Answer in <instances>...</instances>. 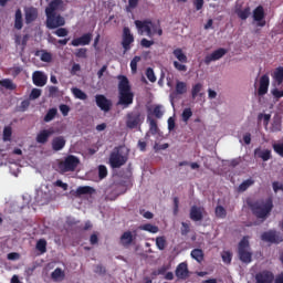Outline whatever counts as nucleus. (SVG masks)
I'll use <instances>...</instances> for the list:
<instances>
[{
	"mask_svg": "<svg viewBox=\"0 0 283 283\" xmlns=\"http://www.w3.org/2000/svg\"><path fill=\"white\" fill-rule=\"evenodd\" d=\"M56 12H65V1L52 0L51 2H49L48 7L45 8V25L48 30H55L53 32L55 36H67V34H70V31L63 28V25H65V18H63L61 13Z\"/></svg>",
	"mask_w": 283,
	"mask_h": 283,
	"instance_id": "f257e3e1",
	"label": "nucleus"
},
{
	"mask_svg": "<svg viewBox=\"0 0 283 283\" xmlns=\"http://www.w3.org/2000/svg\"><path fill=\"white\" fill-rule=\"evenodd\" d=\"M247 205L259 220H266L271 216V211H273V199L271 198L265 201L247 199Z\"/></svg>",
	"mask_w": 283,
	"mask_h": 283,
	"instance_id": "f03ea898",
	"label": "nucleus"
},
{
	"mask_svg": "<svg viewBox=\"0 0 283 283\" xmlns=\"http://www.w3.org/2000/svg\"><path fill=\"white\" fill-rule=\"evenodd\" d=\"M118 82V105H124V107H129L134 103V92H132V84H129V78L125 75H117Z\"/></svg>",
	"mask_w": 283,
	"mask_h": 283,
	"instance_id": "7ed1b4c3",
	"label": "nucleus"
},
{
	"mask_svg": "<svg viewBox=\"0 0 283 283\" xmlns=\"http://www.w3.org/2000/svg\"><path fill=\"white\" fill-rule=\"evenodd\" d=\"M135 25L137 30H139L140 34L146 32V36L151 39L154 34H158V36H163V28H160V23H154L151 20H136Z\"/></svg>",
	"mask_w": 283,
	"mask_h": 283,
	"instance_id": "20e7f679",
	"label": "nucleus"
},
{
	"mask_svg": "<svg viewBox=\"0 0 283 283\" xmlns=\"http://www.w3.org/2000/svg\"><path fill=\"white\" fill-rule=\"evenodd\" d=\"M250 247L251 245L249 243V239L247 237H243L238 245V256L239 260L243 262V264H251L253 260V253L249 251Z\"/></svg>",
	"mask_w": 283,
	"mask_h": 283,
	"instance_id": "39448f33",
	"label": "nucleus"
},
{
	"mask_svg": "<svg viewBox=\"0 0 283 283\" xmlns=\"http://www.w3.org/2000/svg\"><path fill=\"white\" fill-rule=\"evenodd\" d=\"M78 165H81V159L74 155H69L63 161L59 163V169L62 174H67L70 171H76Z\"/></svg>",
	"mask_w": 283,
	"mask_h": 283,
	"instance_id": "423d86ee",
	"label": "nucleus"
},
{
	"mask_svg": "<svg viewBox=\"0 0 283 283\" xmlns=\"http://www.w3.org/2000/svg\"><path fill=\"white\" fill-rule=\"evenodd\" d=\"M127 160V155H123V153H120V147H115L109 155V165L113 169H120Z\"/></svg>",
	"mask_w": 283,
	"mask_h": 283,
	"instance_id": "0eeeda50",
	"label": "nucleus"
},
{
	"mask_svg": "<svg viewBox=\"0 0 283 283\" xmlns=\"http://www.w3.org/2000/svg\"><path fill=\"white\" fill-rule=\"evenodd\" d=\"M172 54L177 61L172 62V65L177 72H187V66L185 63H189V59L187 57V54L182 51V49L178 48L172 51Z\"/></svg>",
	"mask_w": 283,
	"mask_h": 283,
	"instance_id": "6e6552de",
	"label": "nucleus"
},
{
	"mask_svg": "<svg viewBox=\"0 0 283 283\" xmlns=\"http://www.w3.org/2000/svg\"><path fill=\"white\" fill-rule=\"evenodd\" d=\"M132 43H134V34H132V30H129V27H125L123 29L122 38V48L124 49V54L132 50Z\"/></svg>",
	"mask_w": 283,
	"mask_h": 283,
	"instance_id": "1a4fd4ad",
	"label": "nucleus"
},
{
	"mask_svg": "<svg viewBox=\"0 0 283 283\" xmlns=\"http://www.w3.org/2000/svg\"><path fill=\"white\" fill-rule=\"evenodd\" d=\"M95 103L102 112H109L112 109V99L106 98L105 95H95Z\"/></svg>",
	"mask_w": 283,
	"mask_h": 283,
	"instance_id": "9d476101",
	"label": "nucleus"
},
{
	"mask_svg": "<svg viewBox=\"0 0 283 283\" xmlns=\"http://www.w3.org/2000/svg\"><path fill=\"white\" fill-rule=\"evenodd\" d=\"M227 52H229L227 49L220 48L213 51L211 54L206 55L203 63L206 65H210L212 61H220V59H222V56H224Z\"/></svg>",
	"mask_w": 283,
	"mask_h": 283,
	"instance_id": "9b49d317",
	"label": "nucleus"
},
{
	"mask_svg": "<svg viewBox=\"0 0 283 283\" xmlns=\"http://www.w3.org/2000/svg\"><path fill=\"white\" fill-rule=\"evenodd\" d=\"M93 36L94 35L92 32L84 33L80 38L73 39L71 41V45H73V48H78L80 45H90V43H92Z\"/></svg>",
	"mask_w": 283,
	"mask_h": 283,
	"instance_id": "f8f14e48",
	"label": "nucleus"
},
{
	"mask_svg": "<svg viewBox=\"0 0 283 283\" xmlns=\"http://www.w3.org/2000/svg\"><path fill=\"white\" fill-rule=\"evenodd\" d=\"M269 85H271V78L264 74L260 77L258 96H265L269 94Z\"/></svg>",
	"mask_w": 283,
	"mask_h": 283,
	"instance_id": "ddd939ff",
	"label": "nucleus"
},
{
	"mask_svg": "<svg viewBox=\"0 0 283 283\" xmlns=\"http://www.w3.org/2000/svg\"><path fill=\"white\" fill-rule=\"evenodd\" d=\"M140 125V113H128L127 114V120H126V127L128 129H136Z\"/></svg>",
	"mask_w": 283,
	"mask_h": 283,
	"instance_id": "4468645a",
	"label": "nucleus"
},
{
	"mask_svg": "<svg viewBox=\"0 0 283 283\" xmlns=\"http://www.w3.org/2000/svg\"><path fill=\"white\" fill-rule=\"evenodd\" d=\"M50 136H54V128L42 129L38 133L35 140L39 145H45L50 140Z\"/></svg>",
	"mask_w": 283,
	"mask_h": 283,
	"instance_id": "2eb2a0df",
	"label": "nucleus"
},
{
	"mask_svg": "<svg viewBox=\"0 0 283 283\" xmlns=\"http://www.w3.org/2000/svg\"><path fill=\"white\" fill-rule=\"evenodd\" d=\"M256 283H273L275 275L269 270L256 273L255 275Z\"/></svg>",
	"mask_w": 283,
	"mask_h": 283,
	"instance_id": "dca6fc26",
	"label": "nucleus"
},
{
	"mask_svg": "<svg viewBox=\"0 0 283 283\" xmlns=\"http://www.w3.org/2000/svg\"><path fill=\"white\" fill-rule=\"evenodd\" d=\"M32 81L36 87H44L48 83V75L41 71H35L32 74Z\"/></svg>",
	"mask_w": 283,
	"mask_h": 283,
	"instance_id": "f3484780",
	"label": "nucleus"
},
{
	"mask_svg": "<svg viewBox=\"0 0 283 283\" xmlns=\"http://www.w3.org/2000/svg\"><path fill=\"white\" fill-rule=\"evenodd\" d=\"M205 208L198 207V206H192L190 208V220L192 222H200L205 218Z\"/></svg>",
	"mask_w": 283,
	"mask_h": 283,
	"instance_id": "a211bd4d",
	"label": "nucleus"
},
{
	"mask_svg": "<svg viewBox=\"0 0 283 283\" xmlns=\"http://www.w3.org/2000/svg\"><path fill=\"white\" fill-rule=\"evenodd\" d=\"M253 19L258 22L259 28L266 25V21H264V7L259 6L254 9Z\"/></svg>",
	"mask_w": 283,
	"mask_h": 283,
	"instance_id": "6ab92c4d",
	"label": "nucleus"
},
{
	"mask_svg": "<svg viewBox=\"0 0 283 283\" xmlns=\"http://www.w3.org/2000/svg\"><path fill=\"white\" fill-rule=\"evenodd\" d=\"M261 240H263V242H271L272 244H280V242L283 241L282 238H280L275 232L273 231H268V232H263L261 234Z\"/></svg>",
	"mask_w": 283,
	"mask_h": 283,
	"instance_id": "aec40b11",
	"label": "nucleus"
},
{
	"mask_svg": "<svg viewBox=\"0 0 283 283\" xmlns=\"http://www.w3.org/2000/svg\"><path fill=\"white\" fill-rule=\"evenodd\" d=\"M24 19L27 24L34 23V20L39 19V10L34 7L27 8L24 10Z\"/></svg>",
	"mask_w": 283,
	"mask_h": 283,
	"instance_id": "412c9836",
	"label": "nucleus"
},
{
	"mask_svg": "<svg viewBox=\"0 0 283 283\" xmlns=\"http://www.w3.org/2000/svg\"><path fill=\"white\" fill-rule=\"evenodd\" d=\"M175 275L179 280H187V277H189V268L187 266V263H179L175 271Z\"/></svg>",
	"mask_w": 283,
	"mask_h": 283,
	"instance_id": "4be33fe9",
	"label": "nucleus"
},
{
	"mask_svg": "<svg viewBox=\"0 0 283 283\" xmlns=\"http://www.w3.org/2000/svg\"><path fill=\"white\" fill-rule=\"evenodd\" d=\"M66 143L67 140H65V137L57 136L52 139L51 147L53 151H61L62 149L65 148Z\"/></svg>",
	"mask_w": 283,
	"mask_h": 283,
	"instance_id": "5701e85b",
	"label": "nucleus"
},
{
	"mask_svg": "<svg viewBox=\"0 0 283 283\" xmlns=\"http://www.w3.org/2000/svg\"><path fill=\"white\" fill-rule=\"evenodd\" d=\"M187 94V84L182 81H177L175 85V92L170 94V98H176V96H182Z\"/></svg>",
	"mask_w": 283,
	"mask_h": 283,
	"instance_id": "b1692460",
	"label": "nucleus"
},
{
	"mask_svg": "<svg viewBox=\"0 0 283 283\" xmlns=\"http://www.w3.org/2000/svg\"><path fill=\"white\" fill-rule=\"evenodd\" d=\"M254 156H255V158H261V160H263V163H266V161L271 160V158H272L271 150H269V149L262 150V148H255Z\"/></svg>",
	"mask_w": 283,
	"mask_h": 283,
	"instance_id": "393cba45",
	"label": "nucleus"
},
{
	"mask_svg": "<svg viewBox=\"0 0 283 283\" xmlns=\"http://www.w3.org/2000/svg\"><path fill=\"white\" fill-rule=\"evenodd\" d=\"M273 78V86L276 87V85H282L283 83V66H279L274 70L272 74Z\"/></svg>",
	"mask_w": 283,
	"mask_h": 283,
	"instance_id": "a878e982",
	"label": "nucleus"
},
{
	"mask_svg": "<svg viewBox=\"0 0 283 283\" xmlns=\"http://www.w3.org/2000/svg\"><path fill=\"white\" fill-rule=\"evenodd\" d=\"M96 193V189L92 188L91 186H80L75 191V196H92Z\"/></svg>",
	"mask_w": 283,
	"mask_h": 283,
	"instance_id": "bb28decb",
	"label": "nucleus"
},
{
	"mask_svg": "<svg viewBox=\"0 0 283 283\" xmlns=\"http://www.w3.org/2000/svg\"><path fill=\"white\" fill-rule=\"evenodd\" d=\"M119 242L122 247H130V244L134 242V234H132V231H126L122 234Z\"/></svg>",
	"mask_w": 283,
	"mask_h": 283,
	"instance_id": "cd10ccee",
	"label": "nucleus"
},
{
	"mask_svg": "<svg viewBox=\"0 0 283 283\" xmlns=\"http://www.w3.org/2000/svg\"><path fill=\"white\" fill-rule=\"evenodd\" d=\"M14 28H15V30H22L23 29V13L21 12V9H18L15 11Z\"/></svg>",
	"mask_w": 283,
	"mask_h": 283,
	"instance_id": "c85d7f7f",
	"label": "nucleus"
},
{
	"mask_svg": "<svg viewBox=\"0 0 283 283\" xmlns=\"http://www.w3.org/2000/svg\"><path fill=\"white\" fill-rule=\"evenodd\" d=\"M202 83H196L195 85H192V88H191V97L193 99L198 98V96H205V93H201L202 92Z\"/></svg>",
	"mask_w": 283,
	"mask_h": 283,
	"instance_id": "c756f323",
	"label": "nucleus"
},
{
	"mask_svg": "<svg viewBox=\"0 0 283 283\" xmlns=\"http://www.w3.org/2000/svg\"><path fill=\"white\" fill-rule=\"evenodd\" d=\"M191 259L196 260V262H202L205 260V252L202 249H193L190 253Z\"/></svg>",
	"mask_w": 283,
	"mask_h": 283,
	"instance_id": "7c9ffc66",
	"label": "nucleus"
},
{
	"mask_svg": "<svg viewBox=\"0 0 283 283\" xmlns=\"http://www.w3.org/2000/svg\"><path fill=\"white\" fill-rule=\"evenodd\" d=\"M252 185H255V180L247 179L240 184V186L238 187V191L244 192L247 191V189H249V187H252Z\"/></svg>",
	"mask_w": 283,
	"mask_h": 283,
	"instance_id": "2f4dec72",
	"label": "nucleus"
},
{
	"mask_svg": "<svg viewBox=\"0 0 283 283\" xmlns=\"http://www.w3.org/2000/svg\"><path fill=\"white\" fill-rule=\"evenodd\" d=\"M72 94L75 96V98H78L80 101H87V94L81 88L73 87Z\"/></svg>",
	"mask_w": 283,
	"mask_h": 283,
	"instance_id": "473e14b6",
	"label": "nucleus"
},
{
	"mask_svg": "<svg viewBox=\"0 0 283 283\" xmlns=\"http://www.w3.org/2000/svg\"><path fill=\"white\" fill-rule=\"evenodd\" d=\"M59 114V111L56 108H50L44 116V123H50L56 118V115Z\"/></svg>",
	"mask_w": 283,
	"mask_h": 283,
	"instance_id": "72a5a7b5",
	"label": "nucleus"
},
{
	"mask_svg": "<svg viewBox=\"0 0 283 283\" xmlns=\"http://www.w3.org/2000/svg\"><path fill=\"white\" fill-rule=\"evenodd\" d=\"M35 249L42 254L48 253V241H45V239H40L36 242Z\"/></svg>",
	"mask_w": 283,
	"mask_h": 283,
	"instance_id": "f704fd0d",
	"label": "nucleus"
},
{
	"mask_svg": "<svg viewBox=\"0 0 283 283\" xmlns=\"http://www.w3.org/2000/svg\"><path fill=\"white\" fill-rule=\"evenodd\" d=\"M142 231H148V233H158V226H154L151 223H145L139 227Z\"/></svg>",
	"mask_w": 283,
	"mask_h": 283,
	"instance_id": "c9c22d12",
	"label": "nucleus"
},
{
	"mask_svg": "<svg viewBox=\"0 0 283 283\" xmlns=\"http://www.w3.org/2000/svg\"><path fill=\"white\" fill-rule=\"evenodd\" d=\"M156 247L159 251H165V249H167V238L157 237L156 238Z\"/></svg>",
	"mask_w": 283,
	"mask_h": 283,
	"instance_id": "e433bc0d",
	"label": "nucleus"
},
{
	"mask_svg": "<svg viewBox=\"0 0 283 283\" xmlns=\"http://www.w3.org/2000/svg\"><path fill=\"white\" fill-rule=\"evenodd\" d=\"M2 139L4 143H10L12 140V127L6 126L3 128Z\"/></svg>",
	"mask_w": 283,
	"mask_h": 283,
	"instance_id": "4c0bfd02",
	"label": "nucleus"
},
{
	"mask_svg": "<svg viewBox=\"0 0 283 283\" xmlns=\"http://www.w3.org/2000/svg\"><path fill=\"white\" fill-rule=\"evenodd\" d=\"M148 123H149V132L153 136H156L158 134V123L156 119L148 117Z\"/></svg>",
	"mask_w": 283,
	"mask_h": 283,
	"instance_id": "58836bf2",
	"label": "nucleus"
},
{
	"mask_svg": "<svg viewBox=\"0 0 283 283\" xmlns=\"http://www.w3.org/2000/svg\"><path fill=\"white\" fill-rule=\"evenodd\" d=\"M239 19H241L242 21H247V19H249V17L251 15V8H245L244 10H240L237 12Z\"/></svg>",
	"mask_w": 283,
	"mask_h": 283,
	"instance_id": "ea45409f",
	"label": "nucleus"
},
{
	"mask_svg": "<svg viewBox=\"0 0 283 283\" xmlns=\"http://www.w3.org/2000/svg\"><path fill=\"white\" fill-rule=\"evenodd\" d=\"M214 213L221 220H224V218H227V209H224V207H222V206H217Z\"/></svg>",
	"mask_w": 283,
	"mask_h": 283,
	"instance_id": "a19ab883",
	"label": "nucleus"
},
{
	"mask_svg": "<svg viewBox=\"0 0 283 283\" xmlns=\"http://www.w3.org/2000/svg\"><path fill=\"white\" fill-rule=\"evenodd\" d=\"M1 87H6V90H15L14 83H12V80L10 78H4L0 81Z\"/></svg>",
	"mask_w": 283,
	"mask_h": 283,
	"instance_id": "79ce46f5",
	"label": "nucleus"
},
{
	"mask_svg": "<svg viewBox=\"0 0 283 283\" xmlns=\"http://www.w3.org/2000/svg\"><path fill=\"white\" fill-rule=\"evenodd\" d=\"M191 116H193L191 108H185L181 114V119L184 123H189V118H191Z\"/></svg>",
	"mask_w": 283,
	"mask_h": 283,
	"instance_id": "37998d69",
	"label": "nucleus"
},
{
	"mask_svg": "<svg viewBox=\"0 0 283 283\" xmlns=\"http://www.w3.org/2000/svg\"><path fill=\"white\" fill-rule=\"evenodd\" d=\"M221 258L224 264H231V260H233V254L230 251H223L221 253Z\"/></svg>",
	"mask_w": 283,
	"mask_h": 283,
	"instance_id": "c03bdc74",
	"label": "nucleus"
},
{
	"mask_svg": "<svg viewBox=\"0 0 283 283\" xmlns=\"http://www.w3.org/2000/svg\"><path fill=\"white\" fill-rule=\"evenodd\" d=\"M52 280H60V277H65V272L61 268H56L52 273H51Z\"/></svg>",
	"mask_w": 283,
	"mask_h": 283,
	"instance_id": "a18cd8bd",
	"label": "nucleus"
},
{
	"mask_svg": "<svg viewBox=\"0 0 283 283\" xmlns=\"http://www.w3.org/2000/svg\"><path fill=\"white\" fill-rule=\"evenodd\" d=\"M40 60L43 62V63H52V53L43 50L42 51V54L40 56Z\"/></svg>",
	"mask_w": 283,
	"mask_h": 283,
	"instance_id": "49530a36",
	"label": "nucleus"
},
{
	"mask_svg": "<svg viewBox=\"0 0 283 283\" xmlns=\"http://www.w3.org/2000/svg\"><path fill=\"white\" fill-rule=\"evenodd\" d=\"M138 63H140V56L136 55L130 61V70L133 73H136L138 70Z\"/></svg>",
	"mask_w": 283,
	"mask_h": 283,
	"instance_id": "de8ad7c7",
	"label": "nucleus"
},
{
	"mask_svg": "<svg viewBox=\"0 0 283 283\" xmlns=\"http://www.w3.org/2000/svg\"><path fill=\"white\" fill-rule=\"evenodd\" d=\"M262 119H263V125L265 127H268L269 123L271 122V114H262V113H260L258 115V120L261 122Z\"/></svg>",
	"mask_w": 283,
	"mask_h": 283,
	"instance_id": "09e8293b",
	"label": "nucleus"
},
{
	"mask_svg": "<svg viewBox=\"0 0 283 283\" xmlns=\"http://www.w3.org/2000/svg\"><path fill=\"white\" fill-rule=\"evenodd\" d=\"M140 0H128V4L126 6V12H133V10H136L138 8V2Z\"/></svg>",
	"mask_w": 283,
	"mask_h": 283,
	"instance_id": "8fccbe9b",
	"label": "nucleus"
},
{
	"mask_svg": "<svg viewBox=\"0 0 283 283\" xmlns=\"http://www.w3.org/2000/svg\"><path fill=\"white\" fill-rule=\"evenodd\" d=\"M98 178L99 180L107 178V166L105 165L98 166Z\"/></svg>",
	"mask_w": 283,
	"mask_h": 283,
	"instance_id": "3c124183",
	"label": "nucleus"
},
{
	"mask_svg": "<svg viewBox=\"0 0 283 283\" xmlns=\"http://www.w3.org/2000/svg\"><path fill=\"white\" fill-rule=\"evenodd\" d=\"M272 148L274 149L275 154H277V156L283 158V143H274Z\"/></svg>",
	"mask_w": 283,
	"mask_h": 283,
	"instance_id": "603ef678",
	"label": "nucleus"
},
{
	"mask_svg": "<svg viewBox=\"0 0 283 283\" xmlns=\"http://www.w3.org/2000/svg\"><path fill=\"white\" fill-rule=\"evenodd\" d=\"M181 235H189V233L191 232V224L187 223V222H181Z\"/></svg>",
	"mask_w": 283,
	"mask_h": 283,
	"instance_id": "864d4df0",
	"label": "nucleus"
},
{
	"mask_svg": "<svg viewBox=\"0 0 283 283\" xmlns=\"http://www.w3.org/2000/svg\"><path fill=\"white\" fill-rule=\"evenodd\" d=\"M273 98L277 102L280 98H283V90L280 91L277 87L271 90Z\"/></svg>",
	"mask_w": 283,
	"mask_h": 283,
	"instance_id": "5fc2aeb1",
	"label": "nucleus"
},
{
	"mask_svg": "<svg viewBox=\"0 0 283 283\" xmlns=\"http://www.w3.org/2000/svg\"><path fill=\"white\" fill-rule=\"evenodd\" d=\"M153 114L157 118H163V116L165 115V112H163V106L161 105H156L153 109Z\"/></svg>",
	"mask_w": 283,
	"mask_h": 283,
	"instance_id": "6e6d98bb",
	"label": "nucleus"
},
{
	"mask_svg": "<svg viewBox=\"0 0 283 283\" xmlns=\"http://www.w3.org/2000/svg\"><path fill=\"white\" fill-rule=\"evenodd\" d=\"M146 76L150 83H156V74L154 73V69L148 67L146 70Z\"/></svg>",
	"mask_w": 283,
	"mask_h": 283,
	"instance_id": "4d7b16f0",
	"label": "nucleus"
},
{
	"mask_svg": "<svg viewBox=\"0 0 283 283\" xmlns=\"http://www.w3.org/2000/svg\"><path fill=\"white\" fill-rule=\"evenodd\" d=\"M282 129V122L280 118H274L272 123V132H281Z\"/></svg>",
	"mask_w": 283,
	"mask_h": 283,
	"instance_id": "13d9d810",
	"label": "nucleus"
},
{
	"mask_svg": "<svg viewBox=\"0 0 283 283\" xmlns=\"http://www.w3.org/2000/svg\"><path fill=\"white\" fill-rule=\"evenodd\" d=\"M75 56L77 59H87V50L85 48L77 49Z\"/></svg>",
	"mask_w": 283,
	"mask_h": 283,
	"instance_id": "bf43d9fd",
	"label": "nucleus"
},
{
	"mask_svg": "<svg viewBox=\"0 0 283 283\" xmlns=\"http://www.w3.org/2000/svg\"><path fill=\"white\" fill-rule=\"evenodd\" d=\"M41 96V88H33L30 94L32 101H36Z\"/></svg>",
	"mask_w": 283,
	"mask_h": 283,
	"instance_id": "052dcab7",
	"label": "nucleus"
},
{
	"mask_svg": "<svg viewBox=\"0 0 283 283\" xmlns=\"http://www.w3.org/2000/svg\"><path fill=\"white\" fill-rule=\"evenodd\" d=\"M154 43V40H147L146 38H143L140 41L142 48H150Z\"/></svg>",
	"mask_w": 283,
	"mask_h": 283,
	"instance_id": "680f3d73",
	"label": "nucleus"
},
{
	"mask_svg": "<svg viewBox=\"0 0 283 283\" xmlns=\"http://www.w3.org/2000/svg\"><path fill=\"white\" fill-rule=\"evenodd\" d=\"M54 187H60L61 189H63V191H67V184L63 182L61 179H57L54 182Z\"/></svg>",
	"mask_w": 283,
	"mask_h": 283,
	"instance_id": "e2e57ef3",
	"label": "nucleus"
},
{
	"mask_svg": "<svg viewBox=\"0 0 283 283\" xmlns=\"http://www.w3.org/2000/svg\"><path fill=\"white\" fill-rule=\"evenodd\" d=\"M60 112H61L62 116H67V114H70V106H67L65 104H61Z\"/></svg>",
	"mask_w": 283,
	"mask_h": 283,
	"instance_id": "0e129e2a",
	"label": "nucleus"
},
{
	"mask_svg": "<svg viewBox=\"0 0 283 283\" xmlns=\"http://www.w3.org/2000/svg\"><path fill=\"white\" fill-rule=\"evenodd\" d=\"M90 244L92 245L98 244V234L96 232L91 234Z\"/></svg>",
	"mask_w": 283,
	"mask_h": 283,
	"instance_id": "69168bd1",
	"label": "nucleus"
},
{
	"mask_svg": "<svg viewBox=\"0 0 283 283\" xmlns=\"http://www.w3.org/2000/svg\"><path fill=\"white\" fill-rule=\"evenodd\" d=\"M59 94V87L57 86H49V96H56Z\"/></svg>",
	"mask_w": 283,
	"mask_h": 283,
	"instance_id": "338daca9",
	"label": "nucleus"
},
{
	"mask_svg": "<svg viewBox=\"0 0 283 283\" xmlns=\"http://www.w3.org/2000/svg\"><path fill=\"white\" fill-rule=\"evenodd\" d=\"M193 6L196 10H202V7L205 6V0H193Z\"/></svg>",
	"mask_w": 283,
	"mask_h": 283,
	"instance_id": "774afa93",
	"label": "nucleus"
}]
</instances>
